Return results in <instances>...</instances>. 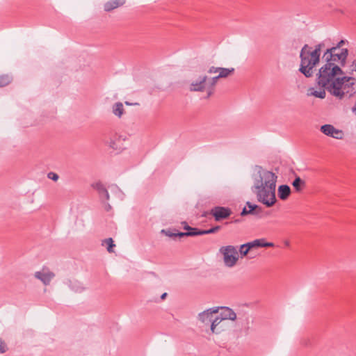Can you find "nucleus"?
<instances>
[{
    "label": "nucleus",
    "mask_w": 356,
    "mask_h": 356,
    "mask_svg": "<svg viewBox=\"0 0 356 356\" xmlns=\"http://www.w3.org/2000/svg\"><path fill=\"white\" fill-rule=\"evenodd\" d=\"M344 74L343 70L339 65H332L330 63L323 64L318 70L316 74V83L320 88H326V90L333 95L332 83L335 82L338 75Z\"/></svg>",
    "instance_id": "f03ea898"
},
{
    "label": "nucleus",
    "mask_w": 356,
    "mask_h": 356,
    "mask_svg": "<svg viewBox=\"0 0 356 356\" xmlns=\"http://www.w3.org/2000/svg\"><path fill=\"white\" fill-rule=\"evenodd\" d=\"M291 192V188L287 184L280 185L277 189L278 197L282 200H286L290 195Z\"/></svg>",
    "instance_id": "dca6fc26"
},
{
    "label": "nucleus",
    "mask_w": 356,
    "mask_h": 356,
    "mask_svg": "<svg viewBox=\"0 0 356 356\" xmlns=\"http://www.w3.org/2000/svg\"><path fill=\"white\" fill-rule=\"evenodd\" d=\"M184 236H187L186 232H179V231H178L177 229L176 237L182 238V237H184Z\"/></svg>",
    "instance_id": "e433bc0d"
},
{
    "label": "nucleus",
    "mask_w": 356,
    "mask_h": 356,
    "mask_svg": "<svg viewBox=\"0 0 356 356\" xmlns=\"http://www.w3.org/2000/svg\"><path fill=\"white\" fill-rule=\"evenodd\" d=\"M275 245L272 242H266L265 238H262L261 248L273 247Z\"/></svg>",
    "instance_id": "c9c22d12"
},
{
    "label": "nucleus",
    "mask_w": 356,
    "mask_h": 356,
    "mask_svg": "<svg viewBox=\"0 0 356 356\" xmlns=\"http://www.w3.org/2000/svg\"><path fill=\"white\" fill-rule=\"evenodd\" d=\"M251 177L254 182L252 191L256 193L258 201L266 207H271L277 201V175L261 165H255L252 167Z\"/></svg>",
    "instance_id": "f257e3e1"
},
{
    "label": "nucleus",
    "mask_w": 356,
    "mask_h": 356,
    "mask_svg": "<svg viewBox=\"0 0 356 356\" xmlns=\"http://www.w3.org/2000/svg\"><path fill=\"white\" fill-rule=\"evenodd\" d=\"M113 145H114V142H112V143H111L110 146H111V147L114 148V146H113Z\"/></svg>",
    "instance_id": "09e8293b"
},
{
    "label": "nucleus",
    "mask_w": 356,
    "mask_h": 356,
    "mask_svg": "<svg viewBox=\"0 0 356 356\" xmlns=\"http://www.w3.org/2000/svg\"><path fill=\"white\" fill-rule=\"evenodd\" d=\"M250 250H251V248L248 246V245L247 243H245V244L241 245V246L239 248V252H240L241 257H243L246 256Z\"/></svg>",
    "instance_id": "c85d7f7f"
},
{
    "label": "nucleus",
    "mask_w": 356,
    "mask_h": 356,
    "mask_svg": "<svg viewBox=\"0 0 356 356\" xmlns=\"http://www.w3.org/2000/svg\"><path fill=\"white\" fill-rule=\"evenodd\" d=\"M221 227L220 225H216L208 229H201V235L214 234L220 230Z\"/></svg>",
    "instance_id": "393cba45"
},
{
    "label": "nucleus",
    "mask_w": 356,
    "mask_h": 356,
    "mask_svg": "<svg viewBox=\"0 0 356 356\" xmlns=\"http://www.w3.org/2000/svg\"><path fill=\"white\" fill-rule=\"evenodd\" d=\"M220 79V77H218V75L213 77L211 81H209V87L208 88V92H207V97H209L212 93H213V87L215 86V85L216 84L218 80Z\"/></svg>",
    "instance_id": "b1692460"
},
{
    "label": "nucleus",
    "mask_w": 356,
    "mask_h": 356,
    "mask_svg": "<svg viewBox=\"0 0 356 356\" xmlns=\"http://www.w3.org/2000/svg\"><path fill=\"white\" fill-rule=\"evenodd\" d=\"M207 79V76H200L197 81L191 83L190 90L197 92L203 91L205 89Z\"/></svg>",
    "instance_id": "9b49d317"
},
{
    "label": "nucleus",
    "mask_w": 356,
    "mask_h": 356,
    "mask_svg": "<svg viewBox=\"0 0 356 356\" xmlns=\"http://www.w3.org/2000/svg\"><path fill=\"white\" fill-rule=\"evenodd\" d=\"M104 242L107 244V251L108 252H113V248L115 246V245L112 238L105 239Z\"/></svg>",
    "instance_id": "c756f323"
},
{
    "label": "nucleus",
    "mask_w": 356,
    "mask_h": 356,
    "mask_svg": "<svg viewBox=\"0 0 356 356\" xmlns=\"http://www.w3.org/2000/svg\"><path fill=\"white\" fill-rule=\"evenodd\" d=\"M338 133H334V137H332L333 138H335V139H343V131L342 130H340V129H338Z\"/></svg>",
    "instance_id": "f704fd0d"
},
{
    "label": "nucleus",
    "mask_w": 356,
    "mask_h": 356,
    "mask_svg": "<svg viewBox=\"0 0 356 356\" xmlns=\"http://www.w3.org/2000/svg\"><path fill=\"white\" fill-rule=\"evenodd\" d=\"M284 245L285 246L289 247L290 245V242L289 241H285Z\"/></svg>",
    "instance_id": "a18cd8bd"
},
{
    "label": "nucleus",
    "mask_w": 356,
    "mask_h": 356,
    "mask_svg": "<svg viewBox=\"0 0 356 356\" xmlns=\"http://www.w3.org/2000/svg\"><path fill=\"white\" fill-rule=\"evenodd\" d=\"M324 46H325V44L323 42H320L315 46L314 49H312V50H313L312 51H316V54L318 56V57L321 58V51L322 48L324 47Z\"/></svg>",
    "instance_id": "7c9ffc66"
},
{
    "label": "nucleus",
    "mask_w": 356,
    "mask_h": 356,
    "mask_svg": "<svg viewBox=\"0 0 356 356\" xmlns=\"http://www.w3.org/2000/svg\"><path fill=\"white\" fill-rule=\"evenodd\" d=\"M354 63H355V67H354V68L352 69V70L356 71V60H355Z\"/></svg>",
    "instance_id": "de8ad7c7"
},
{
    "label": "nucleus",
    "mask_w": 356,
    "mask_h": 356,
    "mask_svg": "<svg viewBox=\"0 0 356 356\" xmlns=\"http://www.w3.org/2000/svg\"><path fill=\"white\" fill-rule=\"evenodd\" d=\"M263 209L260 206L248 201L241 212V216L253 215L260 218Z\"/></svg>",
    "instance_id": "6e6552de"
},
{
    "label": "nucleus",
    "mask_w": 356,
    "mask_h": 356,
    "mask_svg": "<svg viewBox=\"0 0 356 356\" xmlns=\"http://www.w3.org/2000/svg\"><path fill=\"white\" fill-rule=\"evenodd\" d=\"M124 3L125 0H111L104 4V8L105 11L110 12L115 8L122 6Z\"/></svg>",
    "instance_id": "f3484780"
},
{
    "label": "nucleus",
    "mask_w": 356,
    "mask_h": 356,
    "mask_svg": "<svg viewBox=\"0 0 356 356\" xmlns=\"http://www.w3.org/2000/svg\"><path fill=\"white\" fill-rule=\"evenodd\" d=\"M47 177L54 181H56L59 178L58 175L56 173L53 172H49L47 174Z\"/></svg>",
    "instance_id": "72a5a7b5"
},
{
    "label": "nucleus",
    "mask_w": 356,
    "mask_h": 356,
    "mask_svg": "<svg viewBox=\"0 0 356 356\" xmlns=\"http://www.w3.org/2000/svg\"><path fill=\"white\" fill-rule=\"evenodd\" d=\"M334 48H328L324 52L322 60L326 63H330V65L334 66L337 65L336 63L340 64V67H344L346 63L347 57L348 55V49H341V52H337Z\"/></svg>",
    "instance_id": "20e7f679"
},
{
    "label": "nucleus",
    "mask_w": 356,
    "mask_h": 356,
    "mask_svg": "<svg viewBox=\"0 0 356 356\" xmlns=\"http://www.w3.org/2000/svg\"><path fill=\"white\" fill-rule=\"evenodd\" d=\"M115 188L118 191V197L122 200L124 197V194L120 190V188L117 186H115Z\"/></svg>",
    "instance_id": "ea45409f"
},
{
    "label": "nucleus",
    "mask_w": 356,
    "mask_h": 356,
    "mask_svg": "<svg viewBox=\"0 0 356 356\" xmlns=\"http://www.w3.org/2000/svg\"><path fill=\"white\" fill-rule=\"evenodd\" d=\"M181 224L183 225V229L184 230H186L188 227H189V225L186 222V221H183L181 222Z\"/></svg>",
    "instance_id": "a19ab883"
},
{
    "label": "nucleus",
    "mask_w": 356,
    "mask_h": 356,
    "mask_svg": "<svg viewBox=\"0 0 356 356\" xmlns=\"http://www.w3.org/2000/svg\"><path fill=\"white\" fill-rule=\"evenodd\" d=\"M223 321L221 319L220 316L218 314V315L213 318H212V321L211 323V330L212 333H219L220 331L218 329H216L217 326Z\"/></svg>",
    "instance_id": "412c9836"
},
{
    "label": "nucleus",
    "mask_w": 356,
    "mask_h": 356,
    "mask_svg": "<svg viewBox=\"0 0 356 356\" xmlns=\"http://www.w3.org/2000/svg\"><path fill=\"white\" fill-rule=\"evenodd\" d=\"M219 309L220 310V312L218 314L220 316L221 319H223V321L224 320L234 321L236 318V313L231 308L227 307H219Z\"/></svg>",
    "instance_id": "f8f14e48"
},
{
    "label": "nucleus",
    "mask_w": 356,
    "mask_h": 356,
    "mask_svg": "<svg viewBox=\"0 0 356 356\" xmlns=\"http://www.w3.org/2000/svg\"><path fill=\"white\" fill-rule=\"evenodd\" d=\"M312 47L305 44L300 52V63L298 71L306 78L313 76L315 67L320 63V57Z\"/></svg>",
    "instance_id": "7ed1b4c3"
},
{
    "label": "nucleus",
    "mask_w": 356,
    "mask_h": 356,
    "mask_svg": "<svg viewBox=\"0 0 356 356\" xmlns=\"http://www.w3.org/2000/svg\"><path fill=\"white\" fill-rule=\"evenodd\" d=\"M352 81H355V79L352 76H337L335 79V82L332 83V88H334L333 90V96H335L338 97L339 99H343V92H341L339 91L340 89H342L343 85L348 83Z\"/></svg>",
    "instance_id": "423d86ee"
},
{
    "label": "nucleus",
    "mask_w": 356,
    "mask_h": 356,
    "mask_svg": "<svg viewBox=\"0 0 356 356\" xmlns=\"http://www.w3.org/2000/svg\"><path fill=\"white\" fill-rule=\"evenodd\" d=\"M191 230H195V227L189 226V227L186 229V232H191Z\"/></svg>",
    "instance_id": "37998d69"
},
{
    "label": "nucleus",
    "mask_w": 356,
    "mask_h": 356,
    "mask_svg": "<svg viewBox=\"0 0 356 356\" xmlns=\"http://www.w3.org/2000/svg\"><path fill=\"white\" fill-rule=\"evenodd\" d=\"M35 277L40 280L44 284L47 285L54 277V274L52 272L43 269L42 271L35 272Z\"/></svg>",
    "instance_id": "9d476101"
},
{
    "label": "nucleus",
    "mask_w": 356,
    "mask_h": 356,
    "mask_svg": "<svg viewBox=\"0 0 356 356\" xmlns=\"http://www.w3.org/2000/svg\"><path fill=\"white\" fill-rule=\"evenodd\" d=\"M92 187L97 191L100 197L102 199L105 198L106 200L109 199V194L107 189L105 186L102 184V182L98 181L92 184Z\"/></svg>",
    "instance_id": "2eb2a0df"
},
{
    "label": "nucleus",
    "mask_w": 356,
    "mask_h": 356,
    "mask_svg": "<svg viewBox=\"0 0 356 356\" xmlns=\"http://www.w3.org/2000/svg\"><path fill=\"white\" fill-rule=\"evenodd\" d=\"M352 111L356 115V104L352 108Z\"/></svg>",
    "instance_id": "c03bdc74"
},
{
    "label": "nucleus",
    "mask_w": 356,
    "mask_h": 356,
    "mask_svg": "<svg viewBox=\"0 0 356 356\" xmlns=\"http://www.w3.org/2000/svg\"><path fill=\"white\" fill-rule=\"evenodd\" d=\"M218 69H219V67H213V66L211 67L208 70V73L213 74V73L218 72Z\"/></svg>",
    "instance_id": "58836bf2"
},
{
    "label": "nucleus",
    "mask_w": 356,
    "mask_h": 356,
    "mask_svg": "<svg viewBox=\"0 0 356 356\" xmlns=\"http://www.w3.org/2000/svg\"><path fill=\"white\" fill-rule=\"evenodd\" d=\"M111 208V205L108 204L106 205V209L107 211H108Z\"/></svg>",
    "instance_id": "49530a36"
},
{
    "label": "nucleus",
    "mask_w": 356,
    "mask_h": 356,
    "mask_svg": "<svg viewBox=\"0 0 356 356\" xmlns=\"http://www.w3.org/2000/svg\"><path fill=\"white\" fill-rule=\"evenodd\" d=\"M210 213L216 221H220L229 218L232 214V210L228 207L216 206L211 209Z\"/></svg>",
    "instance_id": "0eeeda50"
},
{
    "label": "nucleus",
    "mask_w": 356,
    "mask_h": 356,
    "mask_svg": "<svg viewBox=\"0 0 356 356\" xmlns=\"http://www.w3.org/2000/svg\"><path fill=\"white\" fill-rule=\"evenodd\" d=\"M113 113L115 115L120 118L124 113V107L122 103L116 102L113 106Z\"/></svg>",
    "instance_id": "4be33fe9"
},
{
    "label": "nucleus",
    "mask_w": 356,
    "mask_h": 356,
    "mask_svg": "<svg viewBox=\"0 0 356 356\" xmlns=\"http://www.w3.org/2000/svg\"><path fill=\"white\" fill-rule=\"evenodd\" d=\"M339 91L343 92V97L345 94L348 95L349 97H353L356 93V83L355 81H352L348 83L343 84L342 89Z\"/></svg>",
    "instance_id": "ddd939ff"
},
{
    "label": "nucleus",
    "mask_w": 356,
    "mask_h": 356,
    "mask_svg": "<svg viewBox=\"0 0 356 356\" xmlns=\"http://www.w3.org/2000/svg\"><path fill=\"white\" fill-rule=\"evenodd\" d=\"M218 307H214L206 309L198 314V319L204 323H210L212 321L213 314H218Z\"/></svg>",
    "instance_id": "1a4fd4ad"
},
{
    "label": "nucleus",
    "mask_w": 356,
    "mask_h": 356,
    "mask_svg": "<svg viewBox=\"0 0 356 356\" xmlns=\"http://www.w3.org/2000/svg\"><path fill=\"white\" fill-rule=\"evenodd\" d=\"M246 243L251 249L254 248H261L262 238L255 239L252 241L248 242Z\"/></svg>",
    "instance_id": "cd10ccee"
},
{
    "label": "nucleus",
    "mask_w": 356,
    "mask_h": 356,
    "mask_svg": "<svg viewBox=\"0 0 356 356\" xmlns=\"http://www.w3.org/2000/svg\"><path fill=\"white\" fill-rule=\"evenodd\" d=\"M234 72V68H225V67H219L218 69V77L220 78H226L231 73Z\"/></svg>",
    "instance_id": "5701e85b"
},
{
    "label": "nucleus",
    "mask_w": 356,
    "mask_h": 356,
    "mask_svg": "<svg viewBox=\"0 0 356 356\" xmlns=\"http://www.w3.org/2000/svg\"><path fill=\"white\" fill-rule=\"evenodd\" d=\"M291 184L297 192H300L305 186V181L302 180L300 177L296 176L295 179L292 181Z\"/></svg>",
    "instance_id": "aec40b11"
},
{
    "label": "nucleus",
    "mask_w": 356,
    "mask_h": 356,
    "mask_svg": "<svg viewBox=\"0 0 356 356\" xmlns=\"http://www.w3.org/2000/svg\"><path fill=\"white\" fill-rule=\"evenodd\" d=\"M186 234H187V236H201V229L195 227V230H191V232H186Z\"/></svg>",
    "instance_id": "2f4dec72"
},
{
    "label": "nucleus",
    "mask_w": 356,
    "mask_h": 356,
    "mask_svg": "<svg viewBox=\"0 0 356 356\" xmlns=\"http://www.w3.org/2000/svg\"><path fill=\"white\" fill-rule=\"evenodd\" d=\"M176 229H163L161 231V233L170 238H176Z\"/></svg>",
    "instance_id": "bb28decb"
},
{
    "label": "nucleus",
    "mask_w": 356,
    "mask_h": 356,
    "mask_svg": "<svg viewBox=\"0 0 356 356\" xmlns=\"http://www.w3.org/2000/svg\"><path fill=\"white\" fill-rule=\"evenodd\" d=\"M344 43L345 41L341 40L337 44L336 46L332 47L331 48H334L336 50H338Z\"/></svg>",
    "instance_id": "4c0bfd02"
},
{
    "label": "nucleus",
    "mask_w": 356,
    "mask_h": 356,
    "mask_svg": "<svg viewBox=\"0 0 356 356\" xmlns=\"http://www.w3.org/2000/svg\"><path fill=\"white\" fill-rule=\"evenodd\" d=\"M7 349L8 348L6 343L0 339V353H5Z\"/></svg>",
    "instance_id": "473e14b6"
},
{
    "label": "nucleus",
    "mask_w": 356,
    "mask_h": 356,
    "mask_svg": "<svg viewBox=\"0 0 356 356\" xmlns=\"http://www.w3.org/2000/svg\"><path fill=\"white\" fill-rule=\"evenodd\" d=\"M320 131L325 135L330 137H334V133H338V129L330 124H323L321 127Z\"/></svg>",
    "instance_id": "a211bd4d"
},
{
    "label": "nucleus",
    "mask_w": 356,
    "mask_h": 356,
    "mask_svg": "<svg viewBox=\"0 0 356 356\" xmlns=\"http://www.w3.org/2000/svg\"><path fill=\"white\" fill-rule=\"evenodd\" d=\"M168 296V293H163L161 296V300H164L166 296Z\"/></svg>",
    "instance_id": "79ce46f5"
},
{
    "label": "nucleus",
    "mask_w": 356,
    "mask_h": 356,
    "mask_svg": "<svg viewBox=\"0 0 356 356\" xmlns=\"http://www.w3.org/2000/svg\"><path fill=\"white\" fill-rule=\"evenodd\" d=\"M326 88H321L320 90H315L314 88H310L308 90V96H314L317 98L324 99L326 96L325 90Z\"/></svg>",
    "instance_id": "6ab92c4d"
},
{
    "label": "nucleus",
    "mask_w": 356,
    "mask_h": 356,
    "mask_svg": "<svg viewBox=\"0 0 356 356\" xmlns=\"http://www.w3.org/2000/svg\"><path fill=\"white\" fill-rule=\"evenodd\" d=\"M11 81L12 79L8 75L0 76V88L8 85L11 82Z\"/></svg>",
    "instance_id": "a878e982"
},
{
    "label": "nucleus",
    "mask_w": 356,
    "mask_h": 356,
    "mask_svg": "<svg viewBox=\"0 0 356 356\" xmlns=\"http://www.w3.org/2000/svg\"><path fill=\"white\" fill-rule=\"evenodd\" d=\"M65 283L72 291L76 293H81L85 290L83 284L78 280H67Z\"/></svg>",
    "instance_id": "4468645a"
},
{
    "label": "nucleus",
    "mask_w": 356,
    "mask_h": 356,
    "mask_svg": "<svg viewBox=\"0 0 356 356\" xmlns=\"http://www.w3.org/2000/svg\"><path fill=\"white\" fill-rule=\"evenodd\" d=\"M220 252L223 254L224 263L226 266L232 267L236 264L238 257L235 247L232 245L223 246L220 248Z\"/></svg>",
    "instance_id": "39448f33"
},
{
    "label": "nucleus",
    "mask_w": 356,
    "mask_h": 356,
    "mask_svg": "<svg viewBox=\"0 0 356 356\" xmlns=\"http://www.w3.org/2000/svg\"><path fill=\"white\" fill-rule=\"evenodd\" d=\"M125 104H126L127 105H131V104H130L129 102H125Z\"/></svg>",
    "instance_id": "8fccbe9b"
}]
</instances>
